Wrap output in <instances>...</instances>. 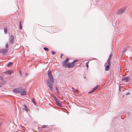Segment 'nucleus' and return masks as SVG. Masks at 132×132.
<instances>
[{
	"label": "nucleus",
	"mask_w": 132,
	"mask_h": 132,
	"mask_svg": "<svg viewBox=\"0 0 132 132\" xmlns=\"http://www.w3.org/2000/svg\"><path fill=\"white\" fill-rule=\"evenodd\" d=\"M48 75L49 79L46 80V83L50 90L52 91L53 89V83L54 81V78L52 76L51 71H48Z\"/></svg>",
	"instance_id": "obj_1"
},
{
	"label": "nucleus",
	"mask_w": 132,
	"mask_h": 132,
	"mask_svg": "<svg viewBox=\"0 0 132 132\" xmlns=\"http://www.w3.org/2000/svg\"><path fill=\"white\" fill-rule=\"evenodd\" d=\"M69 58H67V59L63 61L62 63V65L63 67L66 68L67 67L68 62L69 60Z\"/></svg>",
	"instance_id": "obj_2"
},
{
	"label": "nucleus",
	"mask_w": 132,
	"mask_h": 132,
	"mask_svg": "<svg viewBox=\"0 0 132 132\" xmlns=\"http://www.w3.org/2000/svg\"><path fill=\"white\" fill-rule=\"evenodd\" d=\"M54 98L56 104L59 106L61 107L62 105L61 103L59 102L58 100L54 96Z\"/></svg>",
	"instance_id": "obj_3"
},
{
	"label": "nucleus",
	"mask_w": 132,
	"mask_h": 132,
	"mask_svg": "<svg viewBox=\"0 0 132 132\" xmlns=\"http://www.w3.org/2000/svg\"><path fill=\"white\" fill-rule=\"evenodd\" d=\"M125 8L122 9L118 11L117 12V13L118 14H121L125 12Z\"/></svg>",
	"instance_id": "obj_4"
},
{
	"label": "nucleus",
	"mask_w": 132,
	"mask_h": 132,
	"mask_svg": "<svg viewBox=\"0 0 132 132\" xmlns=\"http://www.w3.org/2000/svg\"><path fill=\"white\" fill-rule=\"evenodd\" d=\"M21 88H15L13 90V92L16 93H20Z\"/></svg>",
	"instance_id": "obj_5"
},
{
	"label": "nucleus",
	"mask_w": 132,
	"mask_h": 132,
	"mask_svg": "<svg viewBox=\"0 0 132 132\" xmlns=\"http://www.w3.org/2000/svg\"><path fill=\"white\" fill-rule=\"evenodd\" d=\"M75 65V64L73 62L69 63H68L67 67L69 68H70L73 67Z\"/></svg>",
	"instance_id": "obj_6"
},
{
	"label": "nucleus",
	"mask_w": 132,
	"mask_h": 132,
	"mask_svg": "<svg viewBox=\"0 0 132 132\" xmlns=\"http://www.w3.org/2000/svg\"><path fill=\"white\" fill-rule=\"evenodd\" d=\"M20 94L21 96L25 95L26 94V93L24 90L21 88V90L20 91Z\"/></svg>",
	"instance_id": "obj_7"
},
{
	"label": "nucleus",
	"mask_w": 132,
	"mask_h": 132,
	"mask_svg": "<svg viewBox=\"0 0 132 132\" xmlns=\"http://www.w3.org/2000/svg\"><path fill=\"white\" fill-rule=\"evenodd\" d=\"M106 65H106L105 68V70L106 71H108L109 70V68H110V67L111 65V64H110H110L108 63V62H107V63H106Z\"/></svg>",
	"instance_id": "obj_8"
},
{
	"label": "nucleus",
	"mask_w": 132,
	"mask_h": 132,
	"mask_svg": "<svg viewBox=\"0 0 132 132\" xmlns=\"http://www.w3.org/2000/svg\"><path fill=\"white\" fill-rule=\"evenodd\" d=\"M13 72V71L12 70L7 71L4 72V73L5 74L7 75H10Z\"/></svg>",
	"instance_id": "obj_9"
},
{
	"label": "nucleus",
	"mask_w": 132,
	"mask_h": 132,
	"mask_svg": "<svg viewBox=\"0 0 132 132\" xmlns=\"http://www.w3.org/2000/svg\"><path fill=\"white\" fill-rule=\"evenodd\" d=\"M129 78L128 77H124L122 79V81L123 82H127L129 81Z\"/></svg>",
	"instance_id": "obj_10"
},
{
	"label": "nucleus",
	"mask_w": 132,
	"mask_h": 132,
	"mask_svg": "<svg viewBox=\"0 0 132 132\" xmlns=\"http://www.w3.org/2000/svg\"><path fill=\"white\" fill-rule=\"evenodd\" d=\"M14 40V37L13 35H12L11 36V38L10 39V43L11 44H12L13 43V41Z\"/></svg>",
	"instance_id": "obj_11"
},
{
	"label": "nucleus",
	"mask_w": 132,
	"mask_h": 132,
	"mask_svg": "<svg viewBox=\"0 0 132 132\" xmlns=\"http://www.w3.org/2000/svg\"><path fill=\"white\" fill-rule=\"evenodd\" d=\"M98 87V86H97L94 87L90 92H88V93H91L94 92Z\"/></svg>",
	"instance_id": "obj_12"
},
{
	"label": "nucleus",
	"mask_w": 132,
	"mask_h": 132,
	"mask_svg": "<svg viewBox=\"0 0 132 132\" xmlns=\"http://www.w3.org/2000/svg\"><path fill=\"white\" fill-rule=\"evenodd\" d=\"M112 57V54H111L110 55L109 58H108L107 61L108 63L110 64V62L111 61V59Z\"/></svg>",
	"instance_id": "obj_13"
},
{
	"label": "nucleus",
	"mask_w": 132,
	"mask_h": 132,
	"mask_svg": "<svg viewBox=\"0 0 132 132\" xmlns=\"http://www.w3.org/2000/svg\"><path fill=\"white\" fill-rule=\"evenodd\" d=\"M8 51V50L7 49H2V50H1V52L2 53H3L7 52Z\"/></svg>",
	"instance_id": "obj_14"
},
{
	"label": "nucleus",
	"mask_w": 132,
	"mask_h": 132,
	"mask_svg": "<svg viewBox=\"0 0 132 132\" xmlns=\"http://www.w3.org/2000/svg\"><path fill=\"white\" fill-rule=\"evenodd\" d=\"M23 106L24 107V110L27 112H28V108H27V106L25 105H24Z\"/></svg>",
	"instance_id": "obj_15"
},
{
	"label": "nucleus",
	"mask_w": 132,
	"mask_h": 132,
	"mask_svg": "<svg viewBox=\"0 0 132 132\" xmlns=\"http://www.w3.org/2000/svg\"><path fill=\"white\" fill-rule=\"evenodd\" d=\"M13 64L12 62H10L7 65V66L8 67H10Z\"/></svg>",
	"instance_id": "obj_16"
},
{
	"label": "nucleus",
	"mask_w": 132,
	"mask_h": 132,
	"mask_svg": "<svg viewBox=\"0 0 132 132\" xmlns=\"http://www.w3.org/2000/svg\"><path fill=\"white\" fill-rule=\"evenodd\" d=\"M32 101V102L33 103L35 104L36 105V103L34 99H32L31 100Z\"/></svg>",
	"instance_id": "obj_17"
},
{
	"label": "nucleus",
	"mask_w": 132,
	"mask_h": 132,
	"mask_svg": "<svg viewBox=\"0 0 132 132\" xmlns=\"http://www.w3.org/2000/svg\"><path fill=\"white\" fill-rule=\"evenodd\" d=\"M43 49L45 51H48L49 50V49H48V48H47V47H44Z\"/></svg>",
	"instance_id": "obj_18"
},
{
	"label": "nucleus",
	"mask_w": 132,
	"mask_h": 132,
	"mask_svg": "<svg viewBox=\"0 0 132 132\" xmlns=\"http://www.w3.org/2000/svg\"><path fill=\"white\" fill-rule=\"evenodd\" d=\"M21 21H20V27H19L20 29H22V26H21Z\"/></svg>",
	"instance_id": "obj_19"
},
{
	"label": "nucleus",
	"mask_w": 132,
	"mask_h": 132,
	"mask_svg": "<svg viewBox=\"0 0 132 132\" xmlns=\"http://www.w3.org/2000/svg\"><path fill=\"white\" fill-rule=\"evenodd\" d=\"M89 61H88L87 62H86V65L87 67V69L88 67V64L89 63Z\"/></svg>",
	"instance_id": "obj_20"
},
{
	"label": "nucleus",
	"mask_w": 132,
	"mask_h": 132,
	"mask_svg": "<svg viewBox=\"0 0 132 132\" xmlns=\"http://www.w3.org/2000/svg\"><path fill=\"white\" fill-rule=\"evenodd\" d=\"M4 31L5 34H6L7 33V28H4Z\"/></svg>",
	"instance_id": "obj_21"
},
{
	"label": "nucleus",
	"mask_w": 132,
	"mask_h": 132,
	"mask_svg": "<svg viewBox=\"0 0 132 132\" xmlns=\"http://www.w3.org/2000/svg\"><path fill=\"white\" fill-rule=\"evenodd\" d=\"M5 47L7 48H8V45L7 43L5 45Z\"/></svg>",
	"instance_id": "obj_22"
},
{
	"label": "nucleus",
	"mask_w": 132,
	"mask_h": 132,
	"mask_svg": "<svg viewBox=\"0 0 132 132\" xmlns=\"http://www.w3.org/2000/svg\"><path fill=\"white\" fill-rule=\"evenodd\" d=\"M51 53L53 55H54L55 54V52L54 51H52L51 52Z\"/></svg>",
	"instance_id": "obj_23"
},
{
	"label": "nucleus",
	"mask_w": 132,
	"mask_h": 132,
	"mask_svg": "<svg viewBox=\"0 0 132 132\" xmlns=\"http://www.w3.org/2000/svg\"><path fill=\"white\" fill-rule=\"evenodd\" d=\"M78 61V60H74L72 62H73L75 64V63L77 62Z\"/></svg>",
	"instance_id": "obj_24"
},
{
	"label": "nucleus",
	"mask_w": 132,
	"mask_h": 132,
	"mask_svg": "<svg viewBox=\"0 0 132 132\" xmlns=\"http://www.w3.org/2000/svg\"><path fill=\"white\" fill-rule=\"evenodd\" d=\"M19 74H20V76H22V73L21 72V71H20L19 72Z\"/></svg>",
	"instance_id": "obj_25"
},
{
	"label": "nucleus",
	"mask_w": 132,
	"mask_h": 132,
	"mask_svg": "<svg viewBox=\"0 0 132 132\" xmlns=\"http://www.w3.org/2000/svg\"><path fill=\"white\" fill-rule=\"evenodd\" d=\"M56 90L57 92H58V88L56 87Z\"/></svg>",
	"instance_id": "obj_26"
},
{
	"label": "nucleus",
	"mask_w": 132,
	"mask_h": 132,
	"mask_svg": "<svg viewBox=\"0 0 132 132\" xmlns=\"http://www.w3.org/2000/svg\"><path fill=\"white\" fill-rule=\"evenodd\" d=\"M78 90L77 89H76V90H75V92H78Z\"/></svg>",
	"instance_id": "obj_27"
},
{
	"label": "nucleus",
	"mask_w": 132,
	"mask_h": 132,
	"mask_svg": "<svg viewBox=\"0 0 132 132\" xmlns=\"http://www.w3.org/2000/svg\"><path fill=\"white\" fill-rule=\"evenodd\" d=\"M62 56H63L62 54H61V58L62 57Z\"/></svg>",
	"instance_id": "obj_28"
},
{
	"label": "nucleus",
	"mask_w": 132,
	"mask_h": 132,
	"mask_svg": "<svg viewBox=\"0 0 132 132\" xmlns=\"http://www.w3.org/2000/svg\"><path fill=\"white\" fill-rule=\"evenodd\" d=\"M25 75H26V76H28V74H27H27H25Z\"/></svg>",
	"instance_id": "obj_29"
},
{
	"label": "nucleus",
	"mask_w": 132,
	"mask_h": 132,
	"mask_svg": "<svg viewBox=\"0 0 132 132\" xmlns=\"http://www.w3.org/2000/svg\"><path fill=\"white\" fill-rule=\"evenodd\" d=\"M2 87V86H1V85H0V87Z\"/></svg>",
	"instance_id": "obj_30"
},
{
	"label": "nucleus",
	"mask_w": 132,
	"mask_h": 132,
	"mask_svg": "<svg viewBox=\"0 0 132 132\" xmlns=\"http://www.w3.org/2000/svg\"><path fill=\"white\" fill-rule=\"evenodd\" d=\"M72 89H74V88H73L72 87Z\"/></svg>",
	"instance_id": "obj_31"
},
{
	"label": "nucleus",
	"mask_w": 132,
	"mask_h": 132,
	"mask_svg": "<svg viewBox=\"0 0 132 132\" xmlns=\"http://www.w3.org/2000/svg\"><path fill=\"white\" fill-rule=\"evenodd\" d=\"M45 126H44V127H45Z\"/></svg>",
	"instance_id": "obj_32"
}]
</instances>
